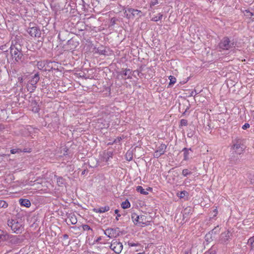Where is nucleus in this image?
I'll use <instances>...</instances> for the list:
<instances>
[{"instance_id": "nucleus-11", "label": "nucleus", "mask_w": 254, "mask_h": 254, "mask_svg": "<svg viewBox=\"0 0 254 254\" xmlns=\"http://www.w3.org/2000/svg\"><path fill=\"white\" fill-rule=\"evenodd\" d=\"M40 79L39 74L38 73L35 74L31 79L29 81V83L32 85V91H34L36 88V84Z\"/></svg>"}, {"instance_id": "nucleus-22", "label": "nucleus", "mask_w": 254, "mask_h": 254, "mask_svg": "<svg viewBox=\"0 0 254 254\" xmlns=\"http://www.w3.org/2000/svg\"><path fill=\"white\" fill-rule=\"evenodd\" d=\"M137 217H139V216L135 213H133L131 215V219H132L133 222L136 224H137L139 221V219H138Z\"/></svg>"}, {"instance_id": "nucleus-23", "label": "nucleus", "mask_w": 254, "mask_h": 254, "mask_svg": "<svg viewBox=\"0 0 254 254\" xmlns=\"http://www.w3.org/2000/svg\"><path fill=\"white\" fill-rule=\"evenodd\" d=\"M248 244L251 245V249H253L254 248V236L249 239Z\"/></svg>"}, {"instance_id": "nucleus-43", "label": "nucleus", "mask_w": 254, "mask_h": 254, "mask_svg": "<svg viewBox=\"0 0 254 254\" xmlns=\"http://www.w3.org/2000/svg\"><path fill=\"white\" fill-rule=\"evenodd\" d=\"M128 245H129V246H131V247H133V246H137V244H136L135 243H129L128 244Z\"/></svg>"}, {"instance_id": "nucleus-19", "label": "nucleus", "mask_w": 254, "mask_h": 254, "mask_svg": "<svg viewBox=\"0 0 254 254\" xmlns=\"http://www.w3.org/2000/svg\"><path fill=\"white\" fill-rule=\"evenodd\" d=\"M110 207L108 206H105L104 207H101L99 208L97 211V212L103 213L109 211Z\"/></svg>"}, {"instance_id": "nucleus-10", "label": "nucleus", "mask_w": 254, "mask_h": 254, "mask_svg": "<svg viewBox=\"0 0 254 254\" xmlns=\"http://www.w3.org/2000/svg\"><path fill=\"white\" fill-rule=\"evenodd\" d=\"M27 32L32 37H39L41 35L40 30L36 26L29 27L27 30Z\"/></svg>"}, {"instance_id": "nucleus-29", "label": "nucleus", "mask_w": 254, "mask_h": 254, "mask_svg": "<svg viewBox=\"0 0 254 254\" xmlns=\"http://www.w3.org/2000/svg\"><path fill=\"white\" fill-rule=\"evenodd\" d=\"M218 230V228L217 227H215L214 229H213L210 233L209 234L206 235L205 237L206 239H208V237L210 235V234H216L217 232V231Z\"/></svg>"}, {"instance_id": "nucleus-13", "label": "nucleus", "mask_w": 254, "mask_h": 254, "mask_svg": "<svg viewBox=\"0 0 254 254\" xmlns=\"http://www.w3.org/2000/svg\"><path fill=\"white\" fill-rule=\"evenodd\" d=\"M9 238V235L5 232L0 230V246Z\"/></svg>"}, {"instance_id": "nucleus-9", "label": "nucleus", "mask_w": 254, "mask_h": 254, "mask_svg": "<svg viewBox=\"0 0 254 254\" xmlns=\"http://www.w3.org/2000/svg\"><path fill=\"white\" fill-rule=\"evenodd\" d=\"M138 219H139V221L138 224L140 225V226L143 227L145 225H148L149 224L150 220V217H148L147 216L144 215H140L139 217H137Z\"/></svg>"}, {"instance_id": "nucleus-17", "label": "nucleus", "mask_w": 254, "mask_h": 254, "mask_svg": "<svg viewBox=\"0 0 254 254\" xmlns=\"http://www.w3.org/2000/svg\"><path fill=\"white\" fill-rule=\"evenodd\" d=\"M120 73L125 76H127V78L128 79L131 78V71L129 69H126Z\"/></svg>"}, {"instance_id": "nucleus-12", "label": "nucleus", "mask_w": 254, "mask_h": 254, "mask_svg": "<svg viewBox=\"0 0 254 254\" xmlns=\"http://www.w3.org/2000/svg\"><path fill=\"white\" fill-rule=\"evenodd\" d=\"M77 222L76 216L72 213L69 214L66 219L67 224H75Z\"/></svg>"}, {"instance_id": "nucleus-26", "label": "nucleus", "mask_w": 254, "mask_h": 254, "mask_svg": "<svg viewBox=\"0 0 254 254\" xmlns=\"http://www.w3.org/2000/svg\"><path fill=\"white\" fill-rule=\"evenodd\" d=\"M191 174V171H189L188 169H184L182 171V175L185 176V177H186L188 175H190Z\"/></svg>"}, {"instance_id": "nucleus-30", "label": "nucleus", "mask_w": 254, "mask_h": 254, "mask_svg": "<svg viewBox=\"0 0 254 254\" xmlns=\"http://www.w3.org/2000/svg\"><path fill=\"white\" fill-rule=\"evenodd\" d=\"M82 228L84 231H92V229L90 228V227L88 225H83L82 226Z\"/></svg>"}, {"instance_id": "nucleus-38", "label": "nucleus", "mask_w": 254, "mask_h": 254, "mask_svg": "<svg viewBox=\"0 0 254 254\" xmlns=\"http://www.w3.org/2000/svg\"><path fill=\"white\" fill-rule=\"evenodd\" d=\"M246 14L247 16H252L253 15H254V14H253V13L249 11H248V10H246Z\"/></svg>"}, {"instance_id": "nucleus-32", "label": "nucleus", "mask_w": 254, "mask_h": 254, "mask_svg": "<svg viewBox=\"0 0 254 254\" xmlns=\"http://www.w3.org/2000/svg\"><path fill=\"white\" fill-rule=\"evenodd\" d=\"M161 155H162V154H161L160 152H158V151L157 150H156L153 154L154 157L156 158H158Z\"/></svg>"}, {"instance_id": "nucleus-47", "label": "nucleus", "mask_w": 254, "mask_h": 254, "mask_svg": "<svg viewBox=\"0 0 254 254\" xmlns=\"http://www.w3.org/2000/svg\"><path fill=\"white\" fill-rule=\"evenodd\" d=\"M214 212H216V214H217V209H215L214 210Z\"/></svg>"}, {"instance_id": "nucleus-44", "label": "nucleus", "mask_w": 254, "mask_h": 254, "mask_svg": "<svg viewBox=\"0 0 254 254\" xmlns=\"http://www.w3.org/2000/svg\"><path fill=\"white\" fill-rule=\"evenodd\" d=\"M63 238H64V239H67L68 238V236L67 234H64L63 235Z\"/></svg>"}, {"instance_id": "nucleus-7", "label": "nucleus", "mask_w": 254, "mask_h": 254, "mask_svg": "<svg viewBox=\"0 0 254 254\" xmlns=\"http://www.w3.org/2000/svg\"><path fill=\"white\" fill-rule=\"evenodd\" d=\"M104 232L105 235H106L110 238H112L114 237H116L118 235L119 232V228H108L106 229Z\"/></svg>"}, {"instance_id": "nucleus-18", "label": "nucleus", "mask_w": 254, "mask_h": 254, "mask_svg": "<svg viewBox=\"0 0 254 254\" xmlns=\"http://www.w3.org/2000/svg\"><path fill=\"white\" fill-rule=\"evenodd\" d=\"M189 151H191V148H184L182 150L184 152V160H188L189 159Z\"/></svg>"}, {"instance_id": "nucleus-49", "label": "nucleus", "mask_w": 254, "mask_h": 254, "mask_svg": "<svg viewBox=\"0 0 254 254\" xmlns=\"http://www.w3.org/2000/svg\"><path fill=\"white\" fill-rule=\"evenodd\" d=\"M38 66H41V64H39V63L38 64Z\"/></svg>"}, {"instance_id": "nucleus-2", "label": "nucleus", "mask_w": 254, "mask_h": 254, "mask_svg": "<svg viewBox=\"0 0 254 254\" xmlns=\"http://www.w3.org/2000/svg\"><path fill=\"white\" fill-rule=\"evenodd\" d=\"M8 225L11 230L17 234L22 233L23 230V223L21 220L12 219L8 221Z\"/></svg>"}, {"instance_id": "nucleus-8", "label": "nucleus", "mask_w": 254, "mask_h": 254, "mask_svg": "<svg viewBox=\"0 0 254 254\" xmlns=\"http://www.w3.org/2000/svg\"><path fill=\"white\" fill-rule=\"evenodd\" d=\"M232 237V233L229 231L227 230L222 233L220 237V241L221 243H227Z\"/></svg>"}, {"instance_id": "nucleus-24", "label": "nucleus", "mask_w": 254, "mask_h": 254, "mask_svg": "<svg viewBox=\"0 0 254 254\" xmlns=\"http://www.w3.org/2000/svg\"><path fill=\"white\" fill-rule=\"evenodd\" d=\"M8 206V204L5 201L0 200V208H6Z\"/></svg>"}, {"instance_id": "nucleus-20", "label": "nucleus", "mask_w": 254, "mask_h": 254, "mask_svg": "<svg viewBox=\"0 0 254 254\" xmlns=\"http://www.w3.org/2000/svg\"><path fill=\"white\" fill-rule=\"evenodd\" d=\"M136 190L142 194L146 195L148 194V192L145 191L141 186H137L136 187Z\"/></svg>"}, {"instance_id": "nucleus-28", "label": "nucleus", "mask_w": 254, "mask_h": 254, "mask_svg": "<svg viewBox=\"0 0 254 254\" xmlns=\"http://www.w3.org/2000/svg\"><path fill=\"white\" fill-rule=\"evenodd\" d=\"M163 15L161 13H159L158 16H155L152 18V20L154 21H157L161 20L162 18Z\"/></svg>"}, {"instance_id": "nucleus-3", "label": "nucleus", "mask_w": 254, "mask_h": 254, "mask_svg": "<svg viewBox=\"0 0 254 254\" xmlns=\"http://www.w3.org/2000/svg\"><path fill=\"white\" fill-rule=\"evenodd\" d=\"M219 46L222 50H228L231 47H234V43L232 42L229 38L226 37L221 40Z\"/></svg>"}, {"instance_id": "nucleus-36", "label": "nucleus", "mask_w": 254, "mask_h": 254, "mask_svg": "<svg viewBox=\"0 0 254 254\" xmlns=\"http://www.w3.org/2000/svg\"><path fill=\"white\" fill-rule=\"evenodd\" d=\"M115 213L116 214H117V217H116V219L117 220H119L118 217H120V216H121V214L119 213V210H118V209H116V210H115Z\"/></svg>"}, {"instance_id": "nucleus-4", "label": "nucleus", "mask_w": 254, "mask_h": 254, "mask_svg": "<svg viewBox=\"0 0 254 254\" xmlns=\"http://www.w3.org/2000/svg\"><path fill=\"white\" fill-rule=\"evenodd\" d=\"M140 10L131 8H127L124 12L125 16L128 19H133L136 16H140Z\"/></svg>"}, {"instance_id": "nucleus-39", "label": "nucleus", "mask_w": 254, "mask_h": 254, "mask_svg": "<svg viewBox=\"0 0 254 254\" xmlns=\"http://www.w3.org/2000/svg\"><path fill=\"white\" fill-rule=\"evenodd\" d=\"M122 139V137H117L115 140H114V142L115 143H118V142H120V141Z\"/></svg>"}, {"instance_id": "nucleus-34", "label": "nucleus", "mask_w": 254, "mask_h": 254, "mask_svg": "<svg viewBox=\"0 0 254 254\" xmlns=\"http://www.w3.org/2000/svg\"><path fill=\"white\" fill-rule=\"evenodd\" d=\"M31 152V149L29 148H25L23 149H22V152Z\"/></svg>"}, {"instance_id": "nucleus-31", "label": "nucleus", "mask_w": 254, "mask_h": 254, "mask_svg": "<svg viewBox=\"0 0 254 254\" xmlns=\"http://www.w3.org/2000/svg\"><path fill=\"white\" fill-rule=\"evenodd\" d=\"M181 126H186L188 125V121L185 119H182L180 122Z\"/></svg>"}, {"instance_id": "nucleus-14", "label": "nucleus", "mask_w": 254, "mask_h": 254, "mask_svg": "<svg viewBox=\"0 0 254 254\" xmlns=\"http://www.w3.org/2000/svg\"><path fill=\"white\" fill-rule=\"evenodd\" d=\"M191 209L190 207H187L183 211V220H184L185 218H187L186 221L187 220V218L189 215L191 214Z\"/></svg>"}, {"instance_id": "nucleus-37", "label": "nucleus", "mask_w": 254, "mask_h": 254, "mask_svg": "<svg viewBox=\"0 0 254 254\" xmlns=\"http://www.w3.org/2000/svg\"><path fill=\"white\" fill-rule=\"evenodd\" d=\"M57 183H58L59 185H62L63 184V180L62 178H59L58 179Z\"/></svg>"}, {"instance_id": "nucleus-27", "label": "nucleus", "mask_w": 254, "mask_h": 254, "mask_svg": "<svg viewBox=\"0 0 254 254\" xmlns=\"http://www.w3.org/2000/svg\"><path fill=\"white\" fill-rule=\"evenodd\" d=\"M169 79H170L169 85L174 84L176 81V78L173 76H170Z\"/></svg>"}, {"instance_id": "nucleus-6", "label": "nucleus", "mask_w": 254, "mask_h": 254, "mask_svg": "<svg viewBox=\"0 0 254 254\" xmlns=\"http://www.w3.org/2000/svg\"><path fill=\"white\" fill-rule=\"evenodd\" d=\"M110 248L115 253L119 254L121 253L123 245L122 243L117 241V240H113L110 245Z\"/></svg>"}, {"instance_id": "nucleus-48", "label": "nucleus", "mask_w": 254, "mask_h": 254, "mask_svg": "<svg viewBox=\"0 0 254 254\" xmlns=\"http://www.w3.org/2000/svg\"><path fill=\"white\" fill-rule=\"evenodd\" d=\"M193 94V92L192 91L191 93V95L192 96Z\"/></svg>"}, {"instance_id": "nucleus-50", "label": "nucleus", "mask_w": 254, "mask_h": 254, "mask_svg": "<svg viewBox=\"0 0 254 254\" xmlns=\"http://www.w3.org/2000/svg\"><path fill=\"white\" fill-rule=\"evenodd\" d=\"M84 172H85V171H84L82 173V174H84Z\"/></svg>"}, {"instance_id": "nucleus-25", "label": "nucleus", "mask_w": 254, "mask_h": 254, "mask_svg": "<svg viewBox=\"0 0 254 254\" xmlns=\"http://www.w3.org/2000/svg\"><path fill=\"white\" fill-rule=\"evenodd\" d=\"M22 152V149L20 148H14L10 150L11 154L19 153Z\"/></svg>"}, {"instance_id": "nucleus-40", "label": "nucleus", "mask_w": 254, "mask_h": 254, "mask_svg": "<svg viewBox=\"0 0 254 254\" xmlns=\"http://www.w3.org/2000/svg\"><path fill=\"white\" fill-rule=\"evenodd\" d=\"M250 181L251 183L254 185V175L251 176Z\"/></svg>"}, {"instance_id": "nucleus-51", "label": "nucleus", "mask_w": 254, "mask_h": 254, "mask_svg": "<svg viewBox=\"0 0 254 254\" xmlns=\"http://www.w3.org/2000/svg\"><path fill=\"white\" fill-rule=\"evenodd\" d=\"M143 254L142 253H138V254Z\"/></svg>"}, {"instance_id": "nucleus-21", "label": "nucleus", "mask_w": 254, "mask_h": 254, "mask_svg": "<svg viewBox=\"0 0 254 254\" xmlns=\"http://www.w3.org/2000/svg\"><path fill=\"white\" fill-rule=\"evenodd\" d=\"M121 206L123 208L126 209L130 207V204L129 202L127 200H126L122 203Z\"/></svg>"}, {"instance_id": "nucleus-16", "label": "nucleus", "mask_w": 254, "mask_h": 254, "mask_svg": "<svg viewBox=\"0 0 254 254\" xmlns=\"http://www.w3.org/2000/svg\"><path fill=\"white\" fill-rule=\"evenodd\" d=\"M19 203L21 205L25 206L26 207H29L31 205L30 201L27 199H20Z\"/></svg>"}, {"instance_id": "nucleus-15", "label": "nucleus", "mask_w": 254, "mask_h": 254, "mask_svg": "<svg viewBox=\"0 0 254 254\" xmlns=\"http://www.w3.org/2000/svg\"><path fill=\"white\" fill-rule=\"evenodd\" d=\"M167 147V146L166 144H161L157 148L156 150L158 151V152H160L161 154L163 155L166 152Z\"/></svg>"}, {"instance_id": "nucleus-45", "label": "nucleus", "mask_w": 254, "mask_h": 254, "mask_svg": "<svg viewBox=\"0 0 254 254\" xmlns=\"http://www.w3.org/2000/svg\"><path fill=\"white\" fill-rule=\"evenodd\" d=\"M184 254H191V252L190 250H188L185 251Z\"/></svg>"}, {"instance_id": "nucleus-33", "label": "nucleus", "mask_w": 254, "mask_h": 254, "mask_svg": "<svg viewBox=\"0 0 254 254\" xmlns=\"http://www.w3.org/2000/svg\"><path fill=\"white\" fill-rule=\"evenodd\" d=\"M186 193H187V192L186 191H181L180 193H178V196L180 198H183Z\"/></svg>"}, {"instance_id": "nucleus-41", "label": "nucleus", "mask_w": 254, "mask_h": 254, "mask_svg": "<svg viewBox=\"0 0 254 254\" xmlns=\"http://www.w3.org/2000/svg\"><path fill=\"white\" fill-rule=\"evenodd\" d=\"M157 3H158V0H152V1L151 2V5H155Z\"/></svg>"}, {"instance_id": "nucleus-5", "label": "nucleus", "mask_w": 254, "mask_h": 254, "mask_svg": "<svg viewBox=\"0 0 254 254\" xmlns=\"http://www.w3.org/2000/svg\"><path fill=\"white\" fill-rule=\"evenodd\" d=\"M233 150L237 154H242L244 152V148L240 139H236L232 147Z\"/></svg>"}, {"instance_id": "nucleus-35", "label": "nucleus", "mask_w": 254, "mask_h": 254, "mask_svg": "<svg viewBox=\"0 0 254 254\" xmlns=\"http://www.w3.org/2000/svg\"><path fill=\"white\" fill-rule=\"evenodd\" d=\"M249 127H250V125L248 123L245 124L242 127V128L243 129H246Z\"/></svg>"}, {"instance_id": "nucleus-46", "label": "nucleus", "mask_w": 254, "mask_h": 254, "mask_svg": "<svg viewBox=\"0 0 254 254\" xmlns=\"http://www.w3.org/2000/svg\"><path fill=\"white\" fill-rule=\"evenodd\" d=\"M101 239H101V237H98V238L96 239V240L95 241V242H97H97H99Z\"/></svg>"}, {"instance_id": "nucleus-1", "label": "nucleus", "mask_w": 254, "mask_h": 254, "mask_svg": "<svg viewBox=\"0 0 254 254\" xmlns=\"http://www.w3.org/2000/svg\"><path fill=\"white\" fill-rule=\"evenodd\" d=\"M10 53L11 57L16 62H22L23 53L20 44H15L11 45L10 48Z\"/></svg>"}, {"instance_id": "nucleus-42", "label": "nucleus", "mask_w": 254, "mask_h": 254, "mask_svg": "<svg viewBox=\"0 0 254 254\" xmlns=\"http://www.w3.org/2000/svg\"><path fill=\"white\" fill-rule=\"evenodd\" d=\"M111 22L112 23V25H114L116 22V19L115 18H112L111 19Z\"/></svg>"}]
</instances>
